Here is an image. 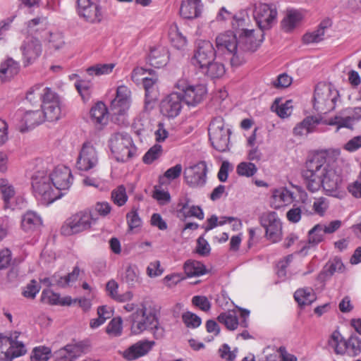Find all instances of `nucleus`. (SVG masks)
Masks as SVG:
<instances>
[{"label":"nucleus","instance_id":"obj_51","mask_svg":"<svg viewBox=\"0 0 361 361\" xmlns=\"http://www.w3.org/2000/svg\"><path fill=\"white\" fill-rule=\"evenodd\" d=\"M51 350L46 346L35 347L31 356L32 361H47L51 355Z\"/></svg>","mask_w":361,"mask_h":361},{"label":"nucleus","instance_id":"obj_6","mask_svg":"<svg viewBox=\"0 0 361 361\" xmlns=\"http://www.w3.org/2000/svg\"><path fill=\"white\" fill-rule=\"evenodd\" d=\"M175 88L180 91L184 103L188 106L198 105L207 93V88L204 84H193L185 78L178 80L175 84Z\"/></svg>","mask_w":361,"mask_h":361},{"label":"nucleus","instance_id":"obj_52","mask_svg":"<svg viewBox=\"0 0 361 361\" xmlns=\"http://www.w3.org/2000/svg\"><path fill=\"white\" fill-rule=\"evenodd\" d=\"M182 320L189 329H196L202 324L201 318L191 312H186L182 314Z\"/></svg>","mask_w":361,"mask_h":361},{"label":"nucleus","instance_id":"obj_61","mask_svg":"<svg viewBox=\"0 0 361 361\" xmlns=\"http://www.w3.org/2000/svg\"><path fill=\"white\" fill-rule=\"evenodd\" d=\"M192 303L204 312H208L211 308V302L206 296L195 295L192 298Z\"/></svg>","mask_w":361,"mask_h":361},{"label":"nucleus","instance_id":"obj_50","mask_svg":"<svg viewBox=\"0 0 361 361\" xmlns=\"http://www.w3.org/2000/svg\"><path fill=\"white\" fill-rule=\"evenodd\" d=\"M257 171L256 165L250 161H242L236 167V173L240 176L252 177Z\"/></svg>","mask_w":361,"mask_h":361},{"label":"nucleus","instance_id":"obj_38","mask_svg":"<svg viewBox=\"0 0 361 361\" xmlns=\"http://www.w3.org/2000/svg\"><path fill=\"white\" fill-rule=\"evenodd\" d=\"M328 344L334 353L337 355H345L346 350V340L343 338L342 335L338 331H334L330 336Z\"/></svg>","mask_w":361,"mask_h":361},{"label":"nucleus","instance_id":"obj_19","mask_svg":"<svg viewBox=\"0 0 361 361\" xmlns=\"http://www.w3.org/2000/svg\"><path fill=\"white\" fill-rule=\"evenodd\" d=\"M361 118V106L347 109L344 113L331 118L325 123L330 126H336L337 129L341 128H352L355 121Z\"/></svg>","mask_w":361,"mask_h":361},{"label":"nucleus","instance_id":"obj_62","mask_svg":"<svg viewBox=\"0 0 361 361\" xmlns=\"http://www.w3.org/2000/svg\"><path fill=\"white\" fill-rule=\"evenodd\" d=\"M41 299L44 302L51 305H59V302H60V295L50 289H45L42 293Z\"/></svg>","mask_w":361,"mask_h":361},{"label":"nucleus","instance_id":"obj_43","mask_svg":"<svg viewBox=\"0 0 361 361\" xmlns=\"http://www.w3.org/2000/svg\"><path fill=\"white\" fill-rule=\"evenodd\" d=\"M90 118L92 122L104 124L106 120L107 109L103 102H98L90 110Z\"/></svg>","mask_w":361,"mask_h":361},{"label":"nucleus","instance_id":"obj_13","mask_svg":"<svg viewBox=\"0 0 361 361\" xmlns=\"http://www.w3.org/2000/svg\"><path fill=\"white\" fill-rule=\"evenodd\" d=\"M42 104L44 120L56 121L61 115V106L58 95L49 87L43 89Z\"/></svg>","mask_w":361,"mask_h":361},{"label":"nucleus","instance_id":"obj_4","mask_svg":"<svg viewBox=\"0 0 361 361\" xmlns=\"http://www.w3.org/2000/svg\"><path fill=\"white\" fill-rule=\"evenodd\" d=\"M340 102L338 91L331 84L318 83L314 89L313 108L319 114H326L333 111Z\"/></svg>","mask_w":361,"mask_h":361},{"label":"nucleus","instance_id":"obj_40","mask_svg":"<svg viewBox=\"0 0 361 361\" xmlns=\"http://www.w3.org/2000/svg\"><path fill=\"white\" fill-rule=\"evenodd\" d=\"M23 63L25 67L32 64L41 55V47H20Z\"/></svg>","mask_w":361,"mask_h":361},{"label":"nucleus","instance_id":"obj_5","mask_svg":"<svg viewBox=\"0 0 361 361\" xmlns=\"http://www.w3.org/2000/svg\"><path fill=\"white\" fill-rule=\"evenodd\" d=\"M109 146L118 161H126L137 152V147L133 144L131 137L125 132L112 134L109 140Z\"/></svg>","mask_w":361,"mask_h":361},{"label":"nucleus","instance_id":"obj_21","mask_svg":"<svg viewBox=\"0 0 361 361\" xmlns=\"http://www.w3.org/2000/svg\"><path fill=\"white\" fill-rule=\"evenodd\" d=\"M240 315L242 318L240 323L235 311H228L221 313L218 316V321L224 324L228 329L231 331L236 329L238 324L243 327H247L248 325L247 319L250 315V311L244 309H240Z\"/></svg>","mask_w":361,"mask_h":361},{"label":"nucleus","instance_id":"obj_25","mask_svg":"<svg viewBox=\"0 0 361 361\" xmlns=\"http://www.w3.org/2000/svg\"><path fill=\"white\" fill-rule=\"evenodd\" d=\"M246 47H216L226 60H230L232 66H238L245 61Z\"/></svg>","mask_w":361,"mask_h":361},{"label":"nucleus","instance_id":"obj_18","mask_svg":"<svg viewBox=\"0 0 361 361\" xmlns=\"http://www.w3.org/2000/svg\"><path fill=\"white\" fill-rule=\"evenodd\" d=\"M130 94L127 86L120 85L117 87L116 97L111 103V109L114 115L124 116L126 114L131 103Z\"/></svg>","mask_w":361,"mask_h":361},{"label":"nucleus","instance_id":"obj_23","mask_svg":"<svg viewBox=\"0 0 361 361\" xmlns=\"http://www.w3.org/2000/svg\"><path fill=\"white\" fill-rule=\"evenodd\" d=\"M294 193L286 187H281L271 190L270 206L276 209L290 205L295 200Z\"/></svg>","mask_w":361,"mask_h":361},{"label":"nucleus","instance_id":"obj_39","mask_svg":"<svg viewBox=\"0 0 361 361\" xmlns=\"http://www.w3.org/2000/svg\"><path fill=\"white\" fill-rule=\"evenodd\" d=\"M184 271L188 277L200 276L207 273L205 266L196 260H187L183 266Z\"/></svg>","mask_w":361,"mask_h":361},{"label":"nucleus","instance_id":"obj_17","mask_svg":"<svg viewBox=\"0 0 361 361\" xmlns=\"http://www.w3.org/2000/svg\"><path fill=\"white\" fill-rule=\"evenodd\" d=\"M183 99L181 94L173 92L166 96L161 102L160 111L161 114L169 118L178 116L183 108Z\"/></svg>","mask_w":361,"mask_h":361},{"label":"nucleus","instance_id":"obj_2","mask_svg":"<svg viewBox=\"0 0 361 361\" xmlns=\"http://www.w3.org/2000/svg\"><path fill=\"white\" fill-rule=\"evenodd\" d=\"M51 180L48 163L42 161L32 173L30 181L35 197L43 205H49L63 196L62 192L56 190Z\"/></svg>","mask_w":361,"mask_h":361},{"label":"nucleus","instance_id":"obj_42","mask_svg":"<svg viewBox=\"0 0 361 361\" xmlns=\"http://www.w3.org/2000/svg\"><path fill=\"white\" fill-rule=\"evenodd\" d=\"M0 194L6 205L10 204L16 195L13 185L6 178H0Z\"/></svg>","mask_w":361,"mask_h":361},{"label":"nucleus","instance_id":"obj_57","mask_svg":"<svg viewBox=\"0 0 361 361\" xmlns=\"http://www.w3.org/2000/svg\"><path fill=\"white\" fill-rule=\"evenodd\" d=\"M164 271V269L161 266V262L159 260H154L149 263L146 273L150 278H156L161 276Z\"/></svg>","mask_w":361,"mask_h":361},{"label":"nucleus","instance_id":"obj_27","mask_svg":"<svg viewBox=\"0 0 361 361\" xmlns=\"http://www.w3.org/2000/svg\"><path fill=\"white\" fill-rule=\"evenodd\" d=\"M203 10V4L201 0H183L180 14L185 19H195L199 18Z\"/></svg>","mask_w":361,"mask_h":361},{"label":"nucleus","instance_id":"obj_54","mask_svg":"<svg viewBox=\"0 0 361 361\" xmlns=\"http://www.w3.org/2000/svg\"><path fill=\"white\" fill-rule=\"evenodd\" d=\"M122 319L121 317H116L111 320L106 326V333L110 336H118L122 333Z\"/></svg>","mask_w":361,"mask_h":361},{"label":"nucleus","instance_id":"obj_46","mask_svg":"<svg viewBox=\"0 0 361 361\" xmlns=\"http://www.w3.org/2000/svg\"><path fill=\"white\" fill-rule=\"evenodd\" d=\"M202 72L214 79L222 77L225 74L226 70L222 63L212 61Z\"/></svg>","mask_w":361,"mask_h":361},{"label":"nucleus","instance_id":"obj_8","mask_svg":"<svg viewBox=\"0 0 361 361\" xmlns=\"http://www.w3.org/2000/svg\"><path fill=\"white\" fill-rule=\"evenodd\" d=\"M276 8L273 4H259L255 6L253 16L259 27L257 30L259 38H257V44L263 42V30L269 29L272 26L276 21Z\"/></svg>","mask_w":361,"mask_h":361},{"label":"nucleus","instance_id":"obj_20","mask_svg":"<svg viewBox=\"0 0 361 361\" xmlns=\"http://www.w3.org/2000/svg\"><path fill=\"white\" fill-rule=\"evenodd\" d=\"M77 11L80 17L90 23H99L102 18L99 6L91 0H78Z\"/></svg>","mask_w":361,"mask_h":361},{"label":"nucleus","instance_id":"obj_55","mask_svg":"<svg viewBox=\"0 0 361 361\" xmlns=\"http://www.w3.org/2000/svg\"><path fill=\"white\" fill-rule=\"evenodd\" d=\"M9 344L8 336H0V361L12 360V357H9Z\"/></svg>","mask_w":361,"mask_h":361},{"label":"nucleus","instance_id":"obj_26","mask_svg":"<svg viewBox=\"0 0 361 361\" xmlns=\"http://www.w3.org/2000/svg\"><path fill=\"white\" fill-rule=\"evenodd\" d=\"M324 234L321 227V224L315 225L308 232L307 243H303L297 253L302 257L306 256L311 247L316 246L323 240Z\"/></svg>","mask_w":361,"mask_h":361},{"label":"nucleus","instance_id":"obj_37","mask_svg":"<svg viewBox=\"0 0 361 361\" xmlns=\"http://www.w3.org/2000/svg\"><path fill=\"white\" fill-rule=\"evenodd\" d=\"M294 298L300 306L311 305L317 298L316 295L311 288H302L298 289L294 293Z\"/></svg>","mask_w":361,"mask_h":361},{"label":"nucleus","instance_id":"obj_36","mask_svg":"<svg viewBox=\"0 0 361 361\" xmlns=\"http://www.w3.org/2000/svg\"><path fill=\"white\" fill-rule=\"evenodd\" d=\"M344 271V265L341 259L335 257L329 260L324 267L323 270L320 273L319 277L321 279H326L331 277L336 272H343Z\"/></svg>","mask_w":361,"mask_h":361},{"label":"nucleus","instance_id":"obj_7","mask_svg":"<svg viewBox=\"0 0 361 361\" xmlns=\"http://www.w3.org/2000/svg\"><path fill=\"white\" fill-rule=\"evenodd\" d=\"M208 131L209 140L214 149L219 152L228 149L231 130L225 127L222 117L214 118L209 126Z\"/></svg>","mask_w":361,"mask_h":361},{"label":"nucleus","instance_id":"obj_9","mask_svg":"<svg viewBox=\"0 0 361 361\" xmlns=\"http://www.w3.org/2000/svg\"><path fill=\"white\" fill-rule=\"evenodd\" d=\"M94 223L91 212L88 210L78 212L69 217L61 228V233L71 235L90 229Z\"/></svg>","mask_w":361,"mask_h":361},{"label":"nucleus","instance_id":"obj_22","mask_svg":"<svg viewBox=\"0 0 361 361\" xmlns=\"http://www.w3.org/2000/svg\"><path fill=\"white\" fill-rule=\"evenodd\" d=\"M154 345L153 341L140 340L123 350L122 356L128 361H133L148 354Z\"/></svg>","mask_w":361,"mask_h":361},{"label":"nucleus","instance_id":"obj_63","mask_svg":"<svg viewBox=\"0 0 361 361\" xmlns=\"http://www.w3.org/2000/svg\"><path fill=\"white\" fill-rule=\"evenodd\" d=\"M219 353L222 359L226 361H233L237 356L238 350H231L229 345L225 343L219 349Z\"/></svg>","mask_w":361,"mask_h":361},{"label":"nucleus","instance_id":"obj_29","mask_svg":"<svg viewBox=\"0 0 361 361\" xmlns=\"http://www.w3.org/2000/svg\"><path fill=\"white\" fill-rule=\"evenodd\" d=\"M42 226V217L34 211H27L21 219V228L28 233H33Z\"/></svg>","mask_w":361,"mask_h":361},{"label":"nucleus","instance_id":"obj_48","mask_svg":"<svg viewBox=\"0 0 361 361\" xmlns=\"http://www.w3.org/2000/svg\"><path fill=\"white\" fill-rule=\"evenodd\" d=\"M115 67V63H98L90 66L87 69V73L90 75H106L112 72Z\"/></svg>","mask_w":361,"mask_h":361},{"label":"nucleus","instance_id":"obj_60","mask_svg":"<svg viewBox=\"0 0 361 361\" xmlns=\"http://www.w3.org/2000/svg\"><path fill=\"white\" fill-rule=\"evenodd\" d=\"M41 286L39 283L35 281L32 280L25 288L23 291V295L27 298L33 299L36 295L39 292Z\"/></svg>","mask_w":361,"mask_h":361},{"label":"nucleus","instance_id":"obj_30","mask_svg":"<svg viewBox=\"0 0 361 361\" xmlns=\"http://www.w3.org/2000/svg\"><path fill=\"white\" fill-rule=\"evenodd\" d=\"M169 59V53L166 47H152L147 60L152 66L159 68L167 64Z\"/></svg>","mask_w":361,"mask_h":361},{"label":"nucleus","instance_id":"obj_15","mask_svg":"<svg viewBox=\"0 0 361 361\" xmlns=\"http://www.w3.org/2000/svg\"><path fill=\"white\" fill-rule=\"evenodd\" d=\"M14 120L18 122L19 130L23 133L41 124L44 121V116L41 110L19 109L14 115Z\"/></svg>","mask_w":361,"mask_h":361},{"label":"nucleus","instance_id":"obj_53","mask_svg":"<svg viewBox=\"0 0 361 361\" xmlns=\"http://www.w3.org/2000/svg\"><path fill=\"white\" fill-rule=\"evenodd\" d=\"M75 87L83 101L89 100L91 93L90 89L92 87V83L90 81L82 80H78L75 83Z\"/></svg>","mask_w":361,"mask_h":361},{"label":"nucleus","instance_id":"obj_14","mask_svg":"<svg viewBox=\"0 0 361 361\" xmlns=\"http://www.w3.org/2000/svg\"><path fill=\"white\" fill-rule=\"evenodd\" d=\"M207 167L204 161L189 166L184 170V179L192 188H201L207 183Z\"/></svg>","mask_w":361,"mask_h":361},{"label":"nucleus","instance_id":"obj_11","mask_svg":"<svg viewBox=\"0 0 361 361\" xmlns=\"http://www.w3.org/2000/svg\"><path fill=\"white\" fill-rule=\"evenodd\" d=\"M262 226L265 229V237L271 243H277L282 238V223L277 213L268 212L260 217Z\"/></svg>","mask_w":361,"mask_h":361},{"label":"nucleus","instance_id":"obj_33","mask_svg":"<svg viewBox=\"0 0 361 361\" xmlns=\"http://www.w3.org/2000/svg\"><path fill=\"white\" fill-rule=\"evenodd\" d=\"M122 281L129 288H135L142 283V278L137 267L135 264L128 265L122 274Z\"/></svg>","mask_w":361,"mask_h":361},{"label":"nucleus","instance_id":"obj_31","mask_svg":"<svg viewBox=\"0 0 361 361\" xmlns=\"http://www.w3.org/2000/svg\"><path fill=\"white\" fill-rule=\"evenodd\" d=\"M322 121V118L316 116H307L293 128V133L296 136H307L315 131L316 128Z\"/></svg>","mask_w":361,"mask_h":361},{"label":"nucleus","instance_id":"obj_49","mask_svg":"<svg viewBox=\"0 0 361 361\" xmlns=\"http://www.w3.org/2000/svg\"><path fill=\"white\" fill-rule=\"evenodd\" d=\"M162 146L159 144H155L144 154L142 161L146 164H151L154 161L157 160L162 155Z\"/></svg>","mask_w":361,"mask_h":361},{"label":"nucleus","instance_id":"obj_44","mask_svg":"<svg viewBox=\"0 0 361 361\" xmlns=\"http://www.w3.org/2000/svg\"><path fill=\"white\" fill-rule=\"evenodd\" d=\"M345 354L350 357H356L361 353V338L355 334H352L346 340Z\"/></svg>","mask_w":361,"mask_h":361},{"label":"nucleus","instance_id":"obj_64","mask_svg":"<svg viewBox=\"0 0 361 361\" xmlns=\"http://www.w3.org/2000/svg\"><path fill=\"white\" fill-rule=\"evenodd\" d=\"M347 189L353 197L361 198V172L355 181L348 184Z\"/></svg>","mask_w":361,"mask_h":361},{"label":"nucleus","instance_id":"obj_3","mask_svg":"<svg viewBox=\"0 0 361 361\" xmlns=\"http://www.w3.org/2000/svg\"><path fill=\"white\" fill-rule=\"evenodd\" d=\"M130 322V331L133 335H139L149 330L157 339L164 336V329L159 326L156 313L147 309L144 303H141L131 314Z\"/></svg>","mask_w":361,"mask_h":361},{"label":"nucleus","instance_id":"obj_58","mask_svg":"<svg viewBox=\"0 0 361 361\" xmlns=\"http://www.w3.org/2000/svg\"><path fill=\"white\" fill-rule=\"evenodd\" d=\"M329 207L327 199L324 197L316 198L313 202L312 209L314 214L324 216Z\"/></svg>","mask_w":361,"mask_h":361},{"label":"nucleus","instance_id":"obj_59","mask_svg":"<svg viewBox=\"0 0 361 361\" xmlns=\"http://www.w3.org/2000/svg\"><path fill=\"white\" fill-rule=\"evenodd\" d=\"M126 219L130 230L137 228L142 225V219L139 216L137 210L134 208L127 214Z\"/></svg>","mask_w":361,"mask_h":361},{"label":"nucleus","instance_id":"obj_16","mask_svg":"<svg viewBox=\"0 0 361 361\" xmlns=\"http://www.w3.org/2000/svg\"><path fill=\"white\" fill-rule=\"evenodd\" d=\"M49 174L56 190L62 192L64 195L71 188L73 181L71 169L60 165L52 169H49Z\"/></svg>","mask_w":361,"mask_h":361},{"label":"nucleus","instance_id":"obj_45","mask_svg":"<svg viewBox=\"0 0 361 361\" xmlns=\"http://www.w3.org/2000/svg\"><path fill=\"white\" fill-rule=\"evenodd\" d=\"M301 14L297 11H288L281 22L282 27L286 32L292 30L301 20Z\"/></svg>","mask_w":361,"mask_h":361},{"label":"nucleus","instance_id":"obj_10","mask_svg":"<svg viewBox=\"0 0 361 361\" xmlns=\"http://www.w3.org/2000/svg\"><path fill=\"white\" fill-rule=\"evenodd\" d=\"M255 32V30L253 29L242 28L239 32L238 37H237L233 32L228 30L216 37V45L257 44Z\"/></svg>","mask_w":361,"mask_h":361},{"label":"nucleus","instance_id":"obj_32","mask_svg":"<svg viewBox=\"0 0 361 361\" xmlns=\"http://www.w3.org/2000/svg\"><path fill=\"white\" fill-rule=\"evenodd\" d=\"M20 71V64L11 57H8L0 63V80L1 82L10 80Z\"/></svg>","mask_w":361,"mask_h":361},{"label":"nucleus","instance_id":"obj_12","mask_svg":"<svg viewBox=\"0 0 361 361\" xmlns=\"http://www.w3.org/2000/svg\"><path fill=\"white\" fill-rule=\"evenodd\" d=\"M99 162L98 153L90 142L82 144L79 152L75 167L80 171H89L95 169Z\"/></svg>","mask_w":361,"mask_h":361},{"label":"nucleus","instance_id":"obj_1","mask_svg":"<svg viewBox=\"0 0 361 361\" xmlns=\"http://www.w3.org/2000/svg\"><path fill=\"white\" fill-rule=\"evenodd\" d=\"M339 155L340 150L329 149L317 153L307 160L302 175L309 191L315 192L322 188L327 195L338 196L343 177L333 159Z\"/></svg>","mask_w":361,"mask_h":361},{"label":"nucleus","instance_id":"obj_56","mask_svg":"<svg viewBox=\"0 0 361 361\" xmlns=\"http://www.w3.org/2000/svg\"><path fill=\"white\" fill-rule=\"evenodd\" d=\"M80 274V269L78 267L73 268L72 272L68 274L61 276H59V279H56L58 282V286L61 287H66L69 286L71 283L74 282L78 278Z\"/></svg>","mask_w":361,"mask_h":361},{"label":"nucleus","instance_id":"obj_35","mask_svg":"<svg viewBox=\"0 0 361 361\" xmlns=\"http://www.w3.org/2000/svg\"><path fill=\"white\" fill-rule=\"evenodd\" d=\"M85 344L80 342L75 344H68L60 349L59 353L61 357L69 359L70 361L75 360L84 353Z\"/></svg>","mask_w":361,"mask_h":361},{"label":"nucleus","instance_id":"obj_24","mask_svg":"<svg viewBox=\"0 0 361 361\" xmlns=\"http://www.w3.org/2000/svg\"><path fill=\"white\" fill-rule=\"evenodd\" d=\"M219 53L221 51H218V48L215 49L214 47H198L192 58V63L202 71Z\"/></svg>","mask_w":361,"mask_h":361},{"label":"nucleus","instance_id":"obj_28","mask_svg":"<svg viewBox=\"0 0 361 361\" xmlns=\"http://www.w3.org/2000/svg\"><path fill=\"white\" fill-rule=\"evenodd\" d=\"M148 75L142 78V83L145 90L146 104H149L158 97V76L152 71H149Z\"/></svg>","mask_w":361,"mask_h":361},{"label":"nucleus","instance_id":"obj_47","mask_svg":"<svg viewBox=\"0 0 361 361\" xmlns=\"http://www.w3.org/2000/svg\"><path fill=\"white\" fill-rule=\"evenodd\" d=\"M111 200L118 207H122L127 202L128 197L124 185H118L111 191Z\"/></svg>","mask_w":361,"mask_h":361},{"label":"nucleus","instance_id":"obj_41","mask_svg":"<svg viewBox=\"0 0 361 361\" xmlns=\"http://www.w3.org/2000/svg\"><path fill=\"white\" fill-rule=\"evenodd\" d=\"M329 25V20L322 21L317 30L304 35L302 40L305 44L319 43L324 36V30Z\"/></svg>","mask_w":361,"mask_h":361},{"label":"nucleus","instance_id":"obj_34","mask_svg":"<svg viewBox=\"0 0 361 361\" xmlns=\"http://www.w3.org/2000/svg\"><path fill=\"white\" fill-rule=\"evenodd\" d=\"M20 335V332L14 331L11 333L8 336L9 341L11 342V344H9V357H12V360L15 357L25 355L27 351L23 343L18 341Z\"/></svg>","mask_w":361,"mask_h":361}]
</instances>
